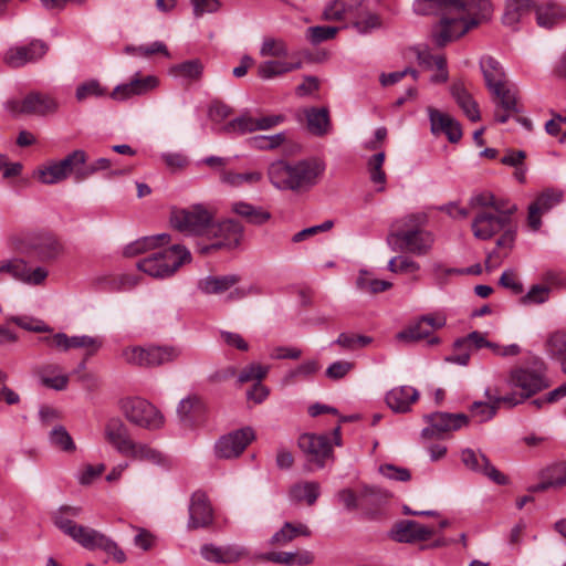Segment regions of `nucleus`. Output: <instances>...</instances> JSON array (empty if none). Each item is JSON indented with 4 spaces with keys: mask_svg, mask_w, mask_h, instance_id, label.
Masks as SVG:
<instances>
[{
    "mask_svg": "<svg viewBox=\"0 0 566 566\" xmlns=\"http://www.w3.org/2000/svg\"><path fill=\"white\" fill-rule=\"evenodd\" d=\"M491 13L489 0H453L450 15L439 19L432 27L431 39L438 48H444L488 20Z\"/></svg>",
    "mask_w": 566,
    "mask_h": 566,
    "instance_id": "1",
    "label": "nucleus"
},
{
    "mask_svg": "<svg viewBox=\"0 0 566 566\" xmlns=\"http://www.w3.org/2000/svg\"><path fill=\"white\" fill-rule=\"evenodd\" d=\"M325 171V163L308 158L290 164L275 160L268 167L270 182L280 190L307 191L314 187Z\"/></svg>",
    "mask_w": 566,
    "mask_h": 566,
    "instance_id": "2",
    "label": "nucleus"
},
{
    "mask_svg": "<svg viewBox=\"0 0 566 566\" xmlns=\"http://www.w3.org/2000/svg\"><path fill=\"white\" fill-rule=\"evenodd\" d=\"M506 385L512 391L503 396V405L509 408L522 405L551 386L545 363L536 357L531 365L513 367L509 371Z\"/></svg>",
    "mask_w": 566,
    "mask_h": 566,
    "instance_id": "3",
    "label": "nucleus"
},
{
    "mask_svg": "<svg viewBox=\"0 0 566 566\" xmlns=\"http://www.w3.org/2000/svg\"><path fill=\"white\" fill-rule=\"evenodd\" d=\"M190 260L191 254L185 247L174 244L140 260L137 268L149 276L165 279L174 275L182 264Z\"/></svg>",
    "mask_w": 566,
    "mask_h": 566,
    "instance_id": "4",
    "label": "nucleus"
},
{
    "mask_svg": "<svg viewBox=\"0 0 566 566\" xmlns=\"http://www.w3.org/2000/svg\"><path fill=\"white\" fill-rule=\"evenodd\" d=\"M12 248L22 254L35 255L39 261L55 260L62 252V244L49 232H27L10 239Z\"/></svg>",
    "mask_w": 566,
    "mask_h": 566,
    "instance_id": "5",
    "label": "nucleus"
},
{
    "mask_svg": "<svg viewBox=\"0 0 566 566\" xmlns=\"http://www.w3.org/2000/svg\"><path fill=\"white\" fill-rule=\"evenodd\" d=\"M213 212L202 205L174 211L170 222L175 229L188 235L207 237L212 223Z\"/></svg>",
    "mask_w": 566,
    "mask_h": 566,
    "instance_id": "6",
    "label": "nucleus"
},
{
    "mask_svg": "<svg viewBox=\"0 0 566 566\" xmlns=\"http://www.w3.org/2000/svg\"><path fill=\"white\" fill-rule=\"evenodd\" d=\"M120 409L128 421L145 429L155 430L164 424V416L149 401L143 398H126Z\"/></svg>",
    "mask_w": 566,
    "mask_h": 566,
    "instance_id": "7",
    "label": "nucleus"
},
{
    "mask_svg": "<svg viewBox=\"0 0 566 566\" xmlns=\"http://www.w3.org/2000/svg\"><path fill=\"white\" fill-rule=\"evenodd\" d=\"M57 108V101L41 92H31L21 99L12 98L6 103V109L14 116H46L54 114Z\"/></svg>",
    "mask_w": 566,
    "mask_h": 566,
    "instance_id": "8",
    "label": "nucleus"
},
{
    "mask_svg": "<svg viewBox=\"0 0 566 566\" xmlns=\"http://www.w3.org/2000/svg\"><path fill=\"white\" fill-rule=\"evenodd\" d=\"M207 238L214 239L216 241L209 245L200 247L199 250L202 254L222 248L232 249L238 247L241 242L243 238V227L233 219H227L220 222L212 220Z\"/></svg>",
    "mask_w": 566,
    "mask_h": 566,
    "instance_id": "9",
    "label": "nucleus"
},
{
    "mask_svg": "<svg viewBox=\"0 0 566 566\" xmlns=\"http://www.w3.org/2000/svg\"><path fill=\"white\" fill-rule=\"evenodd\" d=\"M298 447L307 457V471L323 468L325 460L333 454L331 440L326 434L304 433L298 439Z\"/></svg>",
    "mask_w": 566,
    "mask_h": 566,
    "instance_id": "10",
    "label": "nucleus"
},
{
    "mask_svg": "<svg viewBox=\"0 0 566 566\" xmlns=\"http://www.w3.org/2000/svg\"><path fill=\"white\" fill-rule=\"evenodd\" d=\"M255 439L251 427L234 430L218 439L214 444V455L218 459H235Z\"/></svg>",
    "mask_w": 566,
    "mask_h": 566,
    "instance_id": "11",
    "label": "nucleus"
},
{
    "mask_svg": "<svg viewBox=\"0 0 566 566\" xmlns=\"http://www.w3.org/2000/svg\"><path fill=\"white\" fill-rule=\"evenodd\" d=\"M494 103V118L504 124L522 112L517 88L509 83L490 91Z\"/></svg>",
    "mask_w": 566,
    "mask_h": 566,
    "instance_id": "12",
    "label": "nucleus"
},
{
    "mask_svg": "<svg viewBox=\"0 0 566 566\" xmlns=\"http://www.w3.org/2000/svg\"><path fill=\"white\" fill-rule=\"evenodd\" d=\"M3 272L28 285H42L49 275V271L45 268H30L27 261L20 258L1 260L0 273Z\"/></svg>",
    "mask_w": 566,
    "mask_h": 566,
    "instance_id": "13",
    "label": "nucleus"
},
{
    "mask_svg": "<svg viewBox=\"0 0 566 566\" xmlns=\"http://www.w3.org/2000/svg\"><path fill=\"white\" fill-rule=\"evenodd\" d=\"M388 243L399 241L400 249L416 255L427 254L433 244V237L430 232L416 229L398 230L388 235Z\"/></svg>",
    "mask_w": 566,
    "mask_h": 566,
    "instance_id": "14",
    "label": "nucleus"
},
{
    "mask_svg": "<svg viewBox=\"0 0 566 566\" xmlns=\"http://www.w3.org/2000/svg\"><path fill=\"white\" fill-rule=\"evenodd\" d=\"M424 420L430 424L421 432L424 438L457 431L469 423V417L465 413L433 412L424 416Z\"/></svg>",
    "mask_w": 566,
    "mask_h": 566,
    "instance_id": "15",
    "label": "nucleus"
},
{
    "mask_svg": "<svg viewBox=\"0 0 566 566\" xmlns=\"http://www.w3.org/2000/svg\"><path fill=\"white\" fill-rule=\"evenodd\" d=\"M49 48L41 40H33L28 45H17L10 48L3 55V62L9 67L19 69L28 63H34L42 59Z\"/></svg>",
    "mask_w": 566,
    "mask_h": 566,
    "instance_id": "16",
    "label": "nucleus"
},
{
    "mask_svg": "<svg viewBox=\"0 0 566 566\" xmlns=\"http://www.w3.org/2000/svg\"><path fill=\"white\" fill-rule=\"evenodd\" d=\"M563 191L546 189L528 206L527 223L534 231L542 226V216L562 202Z\"/></svg>",
    "mask_w": 566,
    "mask_h": 566,
    "instance_id": "17",
    "label": "nucleus"
},
{
    "mask_svg": "<svg viewBox=\"0 0 566 566\" xmlns=\"http://www.w3.org/2000/svg\"><path fill=\"white\" fill-rule=\"evenodd\" d=\"M461 461L469 470L488 476L499 485L507 483V478L492 465L486 455L481 452L467 448L461 451Z\"/></svg>",
    "mask_w": 566,
    "mask_h": 566,
    "instance_id": "18",
    "label": "nucleus"
},
{
    "mask_svg": "<svg viewBox=\"0 0 566 566\" xmlns=\"http://www.w3.org/2000/svg\"><path fill=\"white\" fill-rule=\"evenodd\" d=\"M433 534V528L410 520L396 523L390 531V537L398 543H416L427 541Z\"/></svg>",
    "mask_w": 566,
    "mask_h": 566,
    "instance_id": "19",
    "label": "nucleus"
},
{
    "mask_svg": "<svg viewBox=\"0 0 566 566\" xmlns=\"http://www.w3.org/2000/svg\"><path fill=\"white\" fill-rule=\"evenodd\" d=\"M507 226L506 216H495L492 212L482 210L476 213L472 221V231L476 239L489 240Z\"/></svg>",
    "mask_w": 566,
    "mask_h": 566,
    "instance_id": "20",
    "label": "nucleus"
},
{
    "mask_svg": "<svg viewBox=\"0 0 566 566\" xmlns=\"http://www.w3.org/2000/svg\"><path fill=\"white\" fill-rule=\"evenodd\" d=\"M213 513L207 495L197 491L192 494L189 505L188 528L206 527L212 523Z\"/></svg>",
    "mask_w": 566,
    "mask_h": 566,
    "instance_id": "21",
    "label": "nucleus"
},
{
    "mask_svg": "<svg viewBox=\"0 0 566 566\" xmlns=\"http://www.w3.org/2000/svg\"><path fill=\"white\" fill-rule=\"evenodd\" d=\"M366 0H333L328 2L323 11V19L327 21H350L359 17L360 9Z\"/></svg>",
    "mask_w": 566,
    "mask_h": 566,
    "instance_id": "22",
    "label": "nucleus"
},
{
    "mask_svg": "<svg viewBox=\"0 0 566 566\" xmlns=\"http://www.w3.org/2000/svg\"><path fill=\"white\" fill-rule=\"evenodd\" d=\"M428 113L432 134H444L450 143H458L461 139L462 129L458 120L432 107L428 108Z\"/></svg>",
    "mask_w": 566,
    "mask_h": 566,
    "instance_id": "23",
    "label": "nucleus"
},
{
    "mask_svg": "<svg viewBox=\"0 0 566 566\" xmlns=\"http://www.w3.org/2000/svg\"><path fill=\"white\" fill-rule=\"evenodd\" d=\"M52 520L54 525L60 531H62L65 535L70 536L74 542H76L84 548L88 545V542L93 536V533L96 531L94 528L76 524L75 522L70 520L67 515L61 513L57 510L52 514Z\"/></svg>",
    "mask_w": 566,
    "mask_h": 566,
    "instance_id": "24",
    "label": "nucleus"
},
{
    "mask_svg": "<svg viewBox=\"0 0 566 566\" xmlns=\"http://www.w3.org/2000/svg\"><path fill=\"white\" fill-rule=\"evenodd\" d=\"M104 436L106 441L123 455L133 447L134 441L129 436L128 429L119 418H111L106 422Z\"/></svg>",
    "mask_w": 566,
    "mask_h": 566,
    "instance_id": "25",
    "label": "nucleus"
},
{
    "mask_svg": "<svg viewBox=\"0 0 566 566\" xmlns=\"http://www.w3.org/2000/svg\"><path fill=\"white\" fill-rule=\"evenodd\" d=\"M200 553L208 562L230 564L238 562L245 554V549L238 545L216 546L205 544L201 546Z\"/></svg>",
    "mask_w": 566,
    "mask_h": 566,
    "instance_id": "26",
    "label": "nucleus"
},
{
    "mask_svg": "<svg viewBox=\"0 0 566 566\" xmlns=\"http://www.w3.org/2000/svg\"><path fill=\"white\" fill-rule=\"evenodd\" d=\"M307 130L316 136L323 137L332 133L333 125L329 111L326 107H308L304 109Z\"/></svg>",
    "mask_w": 566,
    "mask_h": 566,
    "instance_id": "27",
    "label": "nucleus"
},
{
    "mask_svg": "<svg viewBox=\"0 0 566 566\" xmlns=\"http://www.w3.org/2000/svg\"><path fill=\"white\" fill-rule=\"evenodd\" d=\"M419 399V391L411 386H400L388 391L386 402L395 412H408L411 405Z\"/></svg>",
    "mask_w": 566,
    "mask_h": 566,
    "instance_id": "28",
    "label": "nucleus"
},
{
    "mask_svg": "<svg viewBox=\"0 0 566 566\" xmlns=\"http://www.w3.org/2000/svg\"><path fill=\"white\" fill-rule=\"evenodd\" d=\"M158 85L155 76H146L144 78H134L129 83L118 85L114 88L112 97L114 99L124 101L134 95H143L154 90Z\"/></svg>",
    "mask_w": 566,
    "mask_h": 566,
    "instance_id": "29",
    "label": "nucleus"
},
{
    "mask_svg": "<svg viewBox=\"0 0 566 566\" xmlns=\"http://www.w3.org/2000/svg\"><path fill=\"white\" fill-rule=\"evenodd\" d=\"M480 69L489 91L510 83L503 66L492 56H483L480 60Z\"/></svg>",
    "mask_w": 566,
    "mask_h": 566,
    "instance_id": "30",
    "label": "nucleus"
},
{
    "mask_svg": "<svg viewBox=\"0 0 566 566\" xmlns=\"http://www.w3.org/2000/svg\"><path fill=\"white\" fill-rule=\"evenodd\" d=\"M430 327L422 322L420 316L417 321L410 323L405 329L400 331L396 338L402 343H415L421 339H428V344L433 346L440 343V338L431 336Z\"/></svg>",
    "mask_w": 566,
    "mask_h": 566,
    "instance_id": "31",
    "label": "nucleus"
},
{
    "mask_svg": "<svg viewBox=\"0 0 566 566\" xmlns=\"http://www.w3.org/2000/svg\"><path fill=\"white\" fill-rule=\"evenodd\" d=\"M450 93L470 120L476 122L480 119L481 116L478 104L464 87L463 82H453L450 87Z\"/></svg>",
    "mask_w": 566,
    "mask_h": 566,
    "instance_id": "32",
    "label": "nucleus"
},
{
    "mask_svg": "<svg viewBox=\"0 0 566 566\" xmlns=\"http://www.w3.org/2000/svg\"><path fill=\"white\" fill-rule=\"evenodd\" d=\"M240 282L238 274L209 275L199 281L198 287L205 294H221Z\"/></svg>",
    "mask_w": 566,
    "mask_h": 566,
    "instance_id": "33",
    "label": "nucleus"
},
{
    "mask_svg": "<svg viewBox=\"0 0 566 566\" xmlns=\"http://www.w3.org/2000/svg\"><path fill=\"white\" fill-rule=\"evenodd\" d=\"M484 396L486 401H474L470 407L472 416L480 422L491 420L496 415L500 406L503 405V400H501L503 396L492 395L489 388Z\"/></svg>",
    "mask_w": 566,
    "mask_h": 566,
    "instance_id": "34",
    "label": "nucleus"
},
{
    "mask_svg": "<svg viewBox=\"0 0 566 566\" xmlns=\"http://www.w3.org/2000/svg\"><path fill=\"white\" fill-rule=\"evenodd\" d=\"M302 67V61L287 62L283 60L263 61L258 66V75L263 80L282 76Z\"/></svg>",
    "mask_w": 566,
    "mask_h": 566,
    "instance_id": "35",
    "label": "nucleus"
},
{
    "mask_svg": "<svg viewBox=\"0 0 566 566\" xmlns=\"http://www.w3.org/2000/svg\"><path fill=\"white\" fill-rule=\"evenodd\" d=\"M231 210L247 222L254 226H262L271 219L269 211L264 210L262 207L253 206L244 201L233 202Z\"/></svg>",
    "mask_w": 566,
    "mask_h": 566,
    "instance_id": "36",
    "label": "nucleus"
},
{
    "mask_svg": "<svg viewBox=\"0 0 566 566\" xmlns=\"http://www.w3.org/2000/svg\"><path fill=\"white\" fill-rule=\"evenodd\" d=\"M535 12L537 24L547 29L566 18V8L553 2L536 7Z\"/></svg>",
    "mask_w": 566,
    "mask_h": 566,
    "instance_id": "37",
    "label": "nucleus"
},
{
    "mask_svg": "<svg viewBox=\"0 0 566 566\" xmlns=\"http://www.w3.org/2000/svg\"><path fill=\"white\" fill-rule=\"evenodd\" d=\"M532 0H507L503 14V23L507 27H515L533 9Z\"/></svg>",
    "mask_w": 566,
    "mask_h": 566,
    "instance_id": "38",
    "label": "nucleus"
},
{
    "mask_svg": "<svg viewBox=\"0 0 566 566\" xmlns=\"http://www.w3.org/2000/svg\"><path fill=\"white\" fill-rule=\"evenodd\" d=\"M147 368L158 367L176 360L180 350L174 346H146Z\"/></svg>",
    "mask_w": 566,
    "mask_h": 566,
    "instance_id": "39",
    "label": "nucleus"
},
{
    "mask_svg": "<svg viewBox=\"0 0 566 566\" xmlns=\"http://www.w3.org/2000/svg\"><path fill=\"white\" fill-rule=\"evenodd\" d=\"M134 460L146 461L156 465H167V458L158 450L145 443L133 442V447L125 454Z\"/></svg>",
    "mask_w": 566,
    "mask_h": 566,
    "instance_id": "40",
    "label": "nucleus"
},
{
    "mask_svg": "<svg viewBox=\"0 0 566 566\" xmlns=\"http://www.w3.org/2000/svg\"><path fill=\"white\" fill-rule=\"evenodd\" d=\"M170 241V235L167 233H160L156 235L145 237L136 240L135 242L128 244L124 254L126 256H135L139 253L146 252L150 249H155L157 247H163Z\"/></svg>",
    "mask_w": 566,
    "mask_h": 566,
    "instance_id": "41",
    "label": "nucleus"
},
{
    "mask_svg": "<svg viewBox=\"0 0 566 566\" xmlns=\"http://www.w3.org/2000/svg\"><path fill=\"white\" fill-rule=\"evenodd\" d=\"M453 0H415L413 11L420 15L436 14L440 19L450 15Z\"/></svg>",
    "mask_w": 566,
    "mask_h": 566,
    "instance_id": "42",
    "label": "nucleus"
},
{
    "mask_svg": "<svg viewBox=\"0 0 566 566\" xmlns=\"http://www.w3.org/2000/svg\"><path fill=\"white\" fill-rule=\"evenodd\" d=\"M287 142V134L280 132L273 135H255L247 140L250 148L256 150H275Z\"/></svg>",
    "mask_w": 566,
    "mask_h": 566,
    "instance_id": "43",
    "label": "nucleus"
},
{
    "mask_svg": "<svg viewBox=\"0 0 566 566\" xmlns=\"http://www.w3.org/2000/svg\"><path fill=\"white\" fill-rule=\"evenodd\" d=\"M85 548L91 551L97 548L103 549L113 555L114 559L118 563H123L126 559L124 552L117 546V544L98 531L93 533V536Z\"/></svg>",
    "mask_w": 566,
    "mask_h": 566,
    "instance_id": "44",
    "label": "nucleus"
},
{
    "mask_svg": "<svg viewBox=\"0 0 566 566\" xmlns=\"http://www.w3.org/2000/svg\"><path fill=\"white\" fill-rule=\"evenodd\" d=\"M263 179V175L260 171H248V172H234L229 170H222L220 174V181L230 187L239 188L243 185H255Z\"/></svg>",
    "mask_w": 566,
    "mask_h": 566,
    "instance_id": "45",
    "label": "nucleus"
},
{
    "mask_svg": "<svg viewBox=\"0 0 566 566\" xmlns=\"http://www.w3.org/2000/svg\"><path fill=\"white\" fill-rule=\"evenodd\" d=\"M356 286L363 292L377 294L389 290L392 284L389 281L376 279L367 270H360L356 280Z\"/></svg>",
    "mask_w": 566,
    "mask_h": 566,
    "instance_id": "46",
    "label": "nucleus"
},
{
    "mask_svg": "<svg viewBox=\"0 0 566 566\" xmlns=\"http://www.w3.org/2000/svg\"><path fill=\"white\" fill-rule=\"evenodd\" d=\"M310 528L302 523L292 524L286 522L280 531H277L271 538V543L275 545H285L297 536H310Z\"/></svg>",
    "mask_w": 566,
    "mask_h": 566,
    "instance_id": "47",
    "label": "nucleus"
},
{
    "mask_svg": "<svg viewBox=\"0 0 566 566\" xmlns=\"http://www.w3.org/2000/svg\"><path fill=\"white\" fill-rule=\"evenodd\" d=\"M170 73L189 82L199 81L203 73V64L198 59L188 60L174 65L170 69Z\"/></svg>",
    "mask_w": 566,
    "mask_h": 566,
    "instance_id": "48",
    "label": "nucleus"
},
{
    "mask_svg": "<svg viewBox=\"0 0 566 566\" xmlns=\"http://www.w3.org/2000/svg\"><path fill=\"white\" fill-rule=\"evenodd\" d=\"M290 495L292 500L306 502L311 506L319 496V484L317 482L296 483L291 488Z\"/></svg>",
    "mask_w": 566,
    "mask_h": 566,
    "instance_id": "49",
    "label": "nucleus"
},
{
    "mask_svg": "<svg viewBox=\"0 0 566 566\" xmlns=\"http://www.w3.org/2000/svg\"><path fill=\"white\" fill-rule=\"evenodd\" d=\"M349 22H352L354 28L361 34L369 33L381 27L380 17L369 11L366 4L360 9L359 17L353 18Z\"/></svg>",
    "mask_w": 566,
    "mask_h": 566,
    "instance_id": "50",
    "label": "nucleus"
},
{
    "mask_svg": "<svg viewBox=\"0 0 566 566\" xmlns=\"http://www.w3.org/2000/svg\"><path fill=\"white\" fill-rule=\"evenodd\" d=\"M545 352L557 359L566 355V329H556L547 334L545 339Z\"/></svg>",
    "mask_w": 566,
    "mask_h": 566,
    "instance_id": "51",
    "label": "nucleus"
},
{
    "mask_svg": "<svg viewBox=\"0 0 566 566\" xmlns=\"http://www.w3.org/2000/svg\"><path fill=\"white\" fill-rule=\"evenodd\" d=\"M256 119L250 115H242L227 123L221 132L224 134L245 135L256 132Z\"/></svg>",
    "mask_w": 566,
    "mask_h": 566,
    "instance_id": "52",
    "label": "nucleus"
},
{
    "mask_svg": "<svg viewBox=\"0 0 566 566\" xmlns=\"http://www.w3.org/2000/svg\"><path fill=\"white\" fill-rule=\"evenodd\" d=\"M50 443L64 452H73L76 447L75 443L63 426H55L49 434Z\"/></svg>",
    "mask_w": 566,
    "mask_h": 566,
    "instance_id": "53",
    "label": "nucleus"
},
{
    "mask_svg": "<svg viewBox=\"0 0 566 566\" xmlns=\"http://www.w3.org/2000/svg\"><path fill=\"white\" fill-rule=\"evenodd\" d=\"M289 48L285 41L275 38H265L260 48V55L263 57H286Z\"/></svg>",
    "mask_w": 566,
    "mask_h": 566,
    "instance_id": "54",
    "label": "nucleus"
},
{
    "mask_svg": "<svg viewBox=\"0 0 566 566\" xmlns=\"http://www.w3.org/2000/svg\"><path fill=\"white\" fill-rule=\"evenodd\" d=\"M385 161V153L379 151L371 156L368 160V171L370 176V180L376 184L380 185V188H378V191H382L385 189L386 184V174L382 169V165Z\"/></svg>",
    "mask_w": 566,
    "mask_h": 566,
    "instance_id": "55",
    "label": "nucleus"
},
{
    "mask_svg": "<svg viewBox=\"0 0 566 566\" xmlns=\"http://www.w3.org/2000/svg\"><path fill=\"white\" fill-rule=\"evenodd\" d=\"M553 472H564L563 478H556L554 479L552 476H546L545 472L543 473V481L534 484L528 488L530 492L536 493V492H544L549 488H560L566 484V462L558 463L554 465Z\"/></svg>",
    "mask_w": 566,
    "mask_h": 566,
    "instance_id": "56",
    "label": "nucleus"
},
{
    "mask_svg": "<svg viewBox=\"0 0 566 566\" xmlns=\"http://www.w3.org/2000/svg\"><path fill=\"white\" fill-rule=\"evenodd\" d=\"M86 153L82 149H76L57 163L67 178L72 172L77 175V171H84V169H78V167L83 166L86 163Z\"/></svg>",
    "mask_w": 566,
    "mask_h": 566,
    "instance_id": "57",
    "label": "nucleus"
},
{
    "mask_svg": "<svg viewBox=\"0 0 566 566\" xmlns=\"http://www.w3.org/2000/svg\"><path fill=\"white\" fill-rule=\"evenodd\" d=\"M122 358L125 363L136 366V367H145L147 368V355L146 347L143 346H127L123 348Z\"/></svg>",
    "mask_w": 566,
    "mask_h": 566,
    "instance_id": "58",
    "label": "nucleus"
},
{
    "mask_svg": "<svg viewBox=\"0 0 566 566\" xmlns=\"http://www.w3.org/2000/svg\"><path fill=\"white\" fill-rule=\"evenodd\" d=\"M318 368L319 365L316 360H307L297 366L295 369L289 371L283 378V384L291 385L297 377L311 376L315 374L318 370Z\"/></svg>",
    "mask_w": 566,
    "mask_h": 566,
    "instance_id": "59",
    "label": "nucleus"
},
{
    "mask_svg": "<svg viewBox=\"0 0 566 566\" xmlns=\"http://www.w3.org/2000/svg\"><path fill=\"white\" fill-rule=\"evenodd\" d=\"M549 293L551 287L547 285H533L531 290L521 298V303L524 305L543 304L548 300Z\"/></svg>",
    "mask_w": 566,
    "mask_h": 566,
    "instance_id": "60",
    "label": "nucleus"
},
{
    "mask_svg": "<svg viewBox=\"0 0 566 566\" xmlns=\"http://www.w3.org/2000/svg\"><path fill=\"white\" fill-rule=\"evenodd\" d=\"M338 31L336 27L316 25L311 27L306 31V36L313 44H318L323 41L333 39Z\"/></svg>",
    "mask_w": 566,
    "mask_h": 566,
    "instance_id": "61",
    "label": "nucleus"
},
{
    "mask_svg": "<svg viewBox=\"0 0 566 566\" xmlns=\"http://www.w3.org/2000/svg\"><path fill=\"white\" fill-rule=\"evenodd\" d=\"M268 370V367H264L260 364H250L245 368H243L242 371L239 374L238 382L244 384L252 380H256V382H260L266 376Z\"/></svg>",
    "mask_w": 566,
    "mask_h": 566,
    "instance_id": "62",
    "label": "nucleus"
},
{
    "mask_svg": "<svg viewBox=\"0 0 566 566\" xmlns=\"http://www.w3.org/2000/svg\"><path fill=\"white\" fill-rule=\"evenodd\" d=\"M38 175L41 182L45 185L57 184L66 179L65 174H63L59 163H53L48 167L40 169Z\"/></svg>",
    "mask_w": 566,
    "mask_h": 566,
    "instance_id": "63",
    "label": "nucleus"
},
{
    "mask_svg": "<svg viewBox=\"0 0 566 566\" xmlns=\"http://www.w3.org/2000/svg\"><path fill=\"white\" fill-rule=\"evenodd\" d=\"M41 340L50 346L66 352L71 348H75L76 336H67L65 333H56L52 336H44Z\"/></svg>",
    "mask_w": 566,
    "mask_h": 566,
    "instance_id": "64",
    "label": "nucleus"
}]
</instances>
